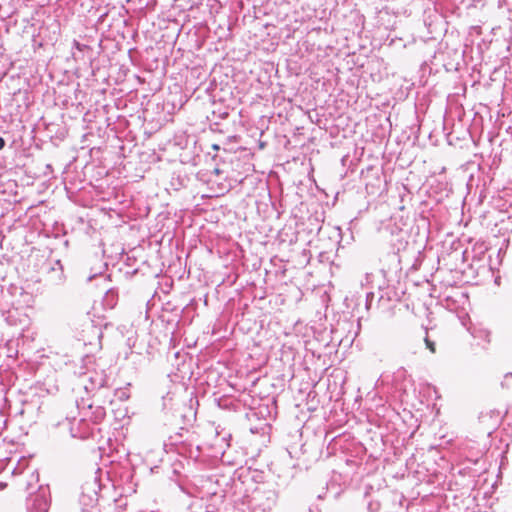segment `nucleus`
<instances>
[{
  "label": "nucleus",
  "instance_id": "obj_1",
  "mask_svg": "<svg viewBox=\"0 0 512 512\" xmlns=\"http://www.w3.org/2000/svg\"><path fill=\"white\" fill-rule=\"evenodd\" d=\"M101 485L96 476H92L84 481L81 486V493L79 496V504L83 512H88L90 509L96 507L99 500V491Z\"/></svg>",
  "mask_w": 512,
  "mask_h": 512
},
{
  "label": "nucleus",
  "instance_id": "obj_2",
  "mask_svg": "<svg viewBox=\"0 0 512 512\" xmlns=\"http://www.w3.org/2000/svg\"><path fill=\"white\" fill-rule=\"evenodd\" d=\"M50 500L43 490L30 497L27 502V512H48Z\"/></svg>",
  "mask_w": 512,
  "mask_h": 512
},
{
  "label": "nucleus",
  "instance_id": "obj_3",
  "mask_svg": "<svg viewBox=\"0 0 512 512\" xmlns=\"http://www.w3.org/2000/svg\"><path fill=\"white\" fill-rule=\"evenodd\" d=\"M118 302V292L114 289L108 290L102 299V305L107 309H113Z\"/></svg>",
  "mask_w": 512,
  "mask_h": 512
},
{
  "label": "nucleus",
  "instance_id": "obj_4",
  "mask_svg": "<svg viewBox=\"0 0 512 512\" xmlns=\"http://www.w3.org/2000/svg\"><path fill=\"white\" fill-rule=\"evenodd\" d=\"M92 388H102L106 385L107 379L106 376L103 374H97L95 377H90Z\"/></svg>",
  "mask_w": 512,
  "mask_h": 512
},
{
  "label": "nucleus",
  "instance_id": "obj_5",
  "mask_svg": "<svg viewBox=\"0 0 512 512\" xmlns=\"http://www.w3.org/2000/svg\"><path fill=\"white\" fill-rule=\"evenodd\" d=\"M73 47L75 49H77L78 51H80V52H82V51H84L86 49H90V47L88 45L82 44V43L78 42L77 40L73 41Z\"/></svg>",
  "mask_w": 512,
  "mask_h": 512
},
{
  "label": "nucleus",
  "instance_id": "obj_6",
  "mask_svg": "<svg viewBox=\"0 0 512 512\" xmlns=\"http://www.w3.org/2000/svg\"><path fill=\"white\" fill-rule=\"evenodd\" d=\"M425 343H426V346L427 348L431 351V352H435V343L432 342L431 340H429L428 337L425 338Z\"/></svg>",
  "mask_w": 512,
  "mask_h": 512
},
{
  "label": "nucleus",
  "instance_id": "obj_7",
  "mask_svg": "<svg viewBox=\"0 0 512 512\" xmlns=\"http://www.w3.org/2000/svg\"><path fill=\"white\" fill-rule=\"evenodd\" d=\"M52 270H53V271H55V270H59V271H60V273H62V272H63V266H62V264H61V261H60V260H57V261L55 262V266H53V267H52Z\"/></svg>",
  "mask_w": 512,
  "mask_h": 512
},
{
  "label": "nucleus",
  "instance_id": "obj_8",
  "mask_svg": "<svg viewBox=\"0 0 512 512\" xmlns=\"http://www.w3.org/2000/svg\"><path fill=\"white\" fill-rule=\"evenodd\" d=\"M104 414H105V413H104V410H103L101 407H99V408L97 409V411H96V416H95V417H96L97 419H100V418H102V417L104 416Z\"/></svg>",
  "mask_w": 512,
  "mask_h": 512
},
{
  "label": "nucleus",
  "instance_id": "obj_9",
  "mask_svg": "<svg viewBox=\"0 0 512 512\" xmlns=\"http://www.w3.org/2000/svg\"><path fill=\"white\" fill-rule=\"evenodd\" d=\"M374 297V294L373 293H368L367 296H366V307L369 308V305H370V299H372Z\"/></svg>",
  "mask_w": 512,
  "mask_h": 512
},
{
  "label": "nucleus",
  "instance_id": "obj_10",
  "mask_svg": "<svg viewBox=\"0 0 512 512\" xmlns=\"http://www.w3.org/2000/svg\"><path fill=\"white\" fill-rule=\"evenodd\" d=\"M5 144H6V142H5L4 138L0 137V150L5 147Z\"/></svg>",
  "mask_w": 512,
  "mask_h": 512
},
{
  "label": "nucleus",
  "instance_id": "obj_11",
  "mask_svg": "<svg viewBox=\"0 0 512 512\" xmlns=\"http://www.w3.org/2000/svg\"><path fill=\"white\" fill-rule=\"evenodd\" d=\"M173 444H174V445H178V444H179L178 439H174V440H173Z\"/></svg>",
  "mask_w": 512,
  "mask_h": 512
}]
</instances>
